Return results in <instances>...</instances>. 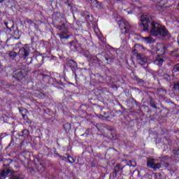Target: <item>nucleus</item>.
I'll return each instance as SVG.
<instances>
[{
    "instance_id": "obj_1",
    "label": "nucleus",
    "mask_w": 179,
    "mask_h": 179,
    "mask_svg": "<svg viewBox=\"0 0 179 179\" xmlns=\"http://www.w3.org/2000/svg\"><path fill=\"white\" fill-rule=\"evenodd\" d=\"M150 31L152 36H155V37H167L169 36V31L166 27L155 22L151 23Z\"/></svg>"
},
{
    "instance_id": "obj_2",
    "label": "nucleus",
    "mask_w": 179,
    "mask_h": 179,
    "mask_svg": "<svg viewBox=\"0 0 179 179\" xmlns=\"http://www.w3.org/2000/svg\"><path fill=\"white\" fill-rule=\"evenodd\" d=\"M140 27L143 31L149 30V22H150V15H143L141 16Z\"/></svg>"
},
{
    "instance_id": "obj_3",
    "label": "nucleus",
    "mask_w": 179,
    "mask_h": 179,
    "mask_svg": "<svg viewBox=\"0 0 179 179\" xmlns=\"http://www.w3.org/2000/svg\"><path fill=\"white\" fill-rule=\"evenodd\" d=\"M27 76V71L24 69H20L15 71L13 74V78L18 80L19 82H22L26 80V77Z\"/></svg>"
},
{
    "instance_id": "obj_4",
    "label": "nucleus",
    "mask_w": 179,
    "mask_h": 179,
    "mask_svg": "<svg viewBox=\"0 0 179 179\" xmlns=\"http://www.w3.org/2000/svg\"><path fill=\"white\" fill-rule=\"evenodd\" d=\"M118 24L122 30V33L124 34L129 33V30H131V25H129L128 22L119 21Z\"/></svg>"
},
{
    "instance_id": "obj_5",
    "label": "nucleus",
    "mask_w": 179,
    "mask_h": 179,
    "mask_svg": "<svg viewBox=\"0 0 179 179\" xmlns=\"http://www.w3.org/2000/svg\"><path fill=\"white\" fill-rule=\"evenodd\" d=\"M155 159H148L147 162L148 167H150V169H153V170H157V169H160L162 167L161 163H155Z\"/></svg>"
},
{
    "instance_id": "obj_6",
    "label": "nucleus",
    "mask_w": 179,
    "mask_h": 179,
    "mask_svg": "<svg viewBox=\"0 0 179 179\" xmlns=\"http://www.w3.org/2000/svg\"><path fill=\"white\" fill-rule=\"evenodd\" d=\"M137 61L140 65H145L149 61V57L145 56L144 55L138 54Z\"/></svg>"
},
{
    "instance_id": "obj_7",
    "label": "nucleus",
    "mask_w": 179,
    "mask_h": 179,
    "mask_svg": "<svg viewBox=\"0 0 179 179\" xmlns=\"http://www.w3.org/2000/svg\"><path fill=\"white\" fill-rule=\"evenodd\" d=\"M157 52L159 54H161V55H163V54H166V50L167 48H166V45L163 44H159L157 45Z\"/></svg>"
},
{
    "instance_id": "obj_8",
    "label": "nucleus",
    "mask_w": 179,
    "mask_h": 179,
    "mask_svg": "<svg viewBox=\"0 0 179 179\" xmlns=\"http://www.w3.org/2000/svg\"><path fill=\"white\" fill-rule=\"evenodd\" d=\"M10 173V169H4L0 173V179H6L8 174Z\"/></svg>"
},
{
    "instance_id": "obj_9",
    "label": "nucleus",
    "mask_w": 179,
    "mask_h": 179,
    "mask_svg": "<svg viewBox=\"0 0 179 179\" xmlns=\"http://www.w3.org/2000/svg\"><path fill=\"white\" fill-rule=\"evenodd\" d=\"M163 62H164V59L162 57H158L154 61V64L155 65H158V66H162V65H163Z\"/></svg>"
},
{
    "instance_id": "obj_10",
    "label": "nucleus",
    "mask_w": 179,
    "mask_h": 179,
    "mask_svg": "<svg viewBox=\"0 0 179 179\" xmlns=\"http://www.w3.org/2000/svg\"><path fill=\"white\" fill-rule=\"evenodd\" d=\"M19 55H22V57H23V58L26 59V57L28 55L27 50H26V49H21L19 52Z\"/></svg>"
},
{
    "instance_id": "obj_11",
    "label": "nucleus",
    "mask_w": 179,
    "mask_h": 179,
    "mask_svg": "<svg viewBox=\"0 0 179 179\" xmlns=\"http://www.w3.org/2000/svg\"><path fill=\"white\" fill-rule=\"evenodd\" d=\"M38 171L39 173H43L45 170V167L42 164H39L37 166Z\"/></svg>"
},
{
    "instance_id": "obj_12",
    "label": "nucleus",
    "mask_w": 179,
    "mask_h": 179,
    "mask_svg": "<svg viewBox=\"0 0 179 179\" xmlns=\"http://www.w3.org/2000/svg\"><path fill=\"white\" fill-rule=\"evenodd\" d=\"M59 36L60 37V38H69V36L68 35V34L64 31L59 34Z\"/></svg>"
},
{
    "instance_id": "obj_13",
    "label": "nucleus",
    "mask_w": 179,
    "mask_h": 179,
    "mask_svg": "<svg viewBox=\"0 0 179 179\" xmlns=\"http://www.w3.org/2000/svg\"><path fill=\"white\" fill-rule=\"evenodd\" d=\"M21 133H22L21 136H29V135L30 134V132L27 129L22 130Z\"/></svg>"
},
{
    "instance_id": "obj_14",
    "label": "nucleus",
    "mask_w": 179,
    "mask_h": 179,
    "mask_svg": "<svg viewBox=\"0 0 179 179\" xmlns=\"http://www.w3.org/2000/svg\"><path fill=\"white\" fill-rule=\"evenodd\" d=\"M150 104L152 108H157V106H156V103H155V99L152 98H150Z\"/></svg>"
},
{
    "instance_id": "obj_15",
    "label": "nucleus",
    "mask_w": 179,
    "mask_h": 179,
    "mask_svg": "<svg viewBox=\"0 0 179 179\" xmlns=\"http://www.w3.org/2000/svg\"><path fill=\"white\" fill-rule=\"evenodd\" d=\"M143 40H145V41L147 43H152L153 42V38H152L151 36H148V37H143Z\"/></svg>"
},
{
    "instance_id": "obj_16",
    "label": "nucleus",
    "mask_w": 179,
    "mask_h": 179,
    "mask_svg": "<svg viewBox=\"0 0 179 179\" xmlns=\"http://www.w3.org/2000/svg\"><path fill=\"white\" fill-rule=\"evenodd\" d=\"M66 156H67V159H68L69 163L72 164L75 162V159L73 158H72V157H71V155L66 154Z\"/></svg>"
},
{
    "instance_id": "obj_17",
    "label": "nucleus",
    "mask_w": 179,
    "mask_h": 179,
    "mask_svg": "<svg viewBox=\"0 0 179 179\" xmlns=\"http://www.w3.org/2000/svg\"><path fill=\"white\" fill-rule=\"evenodd\" d=\"M9 55L11 58H15L17 55V54L16 53V52H10L9 53Z\"/></svg>"
},
{
    "instance_id": "obj_18",
    "label": "nucleus",
    "mask_w": 179,
    "mask_h": 179,
    "mask_svg": "<svg viewBox=\"0 0 179 179\" xmlns=\"http://www.w3.org/2000/svg\"><path fill=\"white\" fill-rule=\"evenodd\" d=\"M64 128L66 129V131H69V129H71V124L67 123L64 125Z\"/></svg>"
},
{
    "instance_id": "obj_19",
    "label": "nucleus",
    "mask_w": 179,
    "mask_h": 179,
    "mask_svg": "<svg viewBox=\"0 0 179 179\" xmlns=\"http://www.w3.org/2000/svg\"><path fill=\"white\" fill-rule=\"evenodd\" d=\"M174 72H179V64H176L173 67Z\"/></svg>"
},
{
    "instance_id": "obj_20",
    "label": "nucleus",
    "mask_w": 179,
    "mask_h": 179,
    "mask_svg": "<svg viewBox=\"0 0 179 179\" xmlns=\"http://www.w3.org/2000/svg\"><path fill=\"white\" fill-rule=\"evenodd\" d=\"M69 64H71V65H73V66H77L78 64H76V62L73 60H69Z\"/></svg>"
},
{
    "instance_id": "obj_21",
    "label": "nucleus",
    "mask_w": 179,
    "mask_h": 179,
    "mask_svg": "<svg viewBox=\"0 0 179 179\" xmlns=\"http://www.w3.org/2000/svg\"><path fill=\"white\" fill-rule=\"evenodd\" d=\"M161 166H164V167H169V164L167 162H161Z\"/></svg>"
},
{
    "instance_id": "obj_22",
    "label": "nucleus",
    "mask_w": 179,
    "mask_h": 179,
    "mask_svg": "<svg viewBox=\"0 0 179 179\" xmlns=\"http://www.w3.org/2000/svg\"><path fill=\"white\" fill-rule=\"evenodd\" d=\"M173 153L175 156H179V150L178 149L173 150Z\"/></svg>"
},
{
    "instance_id": "obj_23",
    "label": "nucleus",
    "mask_w": 179,
    "mask_h": 179,
    "mask_svg": "<svg viewBox=\"0 0 179 179\" xmlns=\"http://www.w3.org/2000/svg\"><path fill=\"white\" fill-rule=\"evenodd\" d=\"M175 90H179V83L175 84L173 86Z\"/></svg>"
},
{
    "instance_id": "obj_24",
    "label": "nucleus",
    "mask_w": 179,
    "mask_h": 179,
    "mask_svg": "<svg viewBox=\"0 0 179 179\" xmlns=\"http://www.w3.org/2000/svg\"><path fill=\"white\" fill-rule=\"evenodd\" d=\"M63 3L68 4V6H71V4H69V0H62Z\"/></svg>"
},
{
    "instance_id": "obj_25",
    "label": "nucleus",
    "mask_w": 179,
    "mask_h": 179,
    "mask_svg": "<svg viewBox=\"0 0 179 179\" xmlns=\"http://www.w3.org/2000/svg\"><path fill=\"white\" fill-rule=\"evenodd\" d=\"M91 4H92V5H97V1H96V0H91Z\"/></svg>"
},
{
    "instance_id": "obj_26",
    "label": "nucleus",
    "mask_w": 179,
    "mask_h": 179,
    "mask_svg": "<svg viewBox=\"0 0 179 179\" xmlns=\"http://www.w3.org/2000/svg\"><path fill=\"white\" fill-rule=\"evenodd\" d=\"M27 23H29L30 24H33V20H31L30 19H27Z\"/></svg>"
},
{
    "instance_id": "obj_27",
    "label": "nucleus",
    "mask_w": 179,
    "mask_h": 179,
    "mask_svg": "<svg viewBox=\"0 0 179 179\" xmlns=\"http://www.w3.org/2000/svg\"><path fill=\"white\" fill-rule=\"evenodd\" d=\"M128 165L130 166V167L132 166H135V165L132 164V161H131V160L129 161Z\"/></svg>"
},
{
    "instance_id": "obj_28",
    "label": "nucleus",
    "mask_w": 179,
    "mask_h": 179,
    "mask_svg": "<svg viewBox=\"0 0 179 179\" xmlns=\"http://www.w3.org/2000/svg\"><path fill=\"white\" fill-rule=\"evenodd\" d=\"M10 179H20L17 176H13L10 178Z\"/></svg>"
},
{
    "instance_id": "obj_29",
    "label": "nucleus",
    "mask_w": 179,
    "mask_h": 179,
    "mask_svg": "<svg viewBox=\"0 0 179 179\" xmlns=\"http://www.w3.org/2000/svg\"><path fill=\"white\" fill-rule=\"evenodd\" d=\"M65 159H66V157H62V160H65Z\"/></svg>"
},
{
    "instance_id": "obj_30",
    "label": "nucleus",
    "mask_w": 179,
    "mask_h": 179,
    "mask_svg": "<svg viewBox=\"0 0 179 179\" xmlns=\"http://www.w3.org/2000/svg\"><path fill=\"white\" fill-rule=\"evenodd\" d=\"M109 138H110V139H113V138H114V136H109Z\"/></svg>"
},
{
    "instance_id": "obj_31",
    "label": "nucleus",
    "mask_w": 179,
    "mask_h": 179,
    "mask_svg": "<svg viewBox=\"0 0 179 179\" xmlns=\"http://www.w3.org/2000/svg\"><path fill=\"white\" fill-rule=\"evenodd\" d=\"M4 24L8 27V22H5Z\"/></svg>"
},
{
    "instance_id": "obj_32",
    "label": "nucleus",
    "mask_w": 179,
    "mask_h": 179,
    "mask_svg": "<svg viewBox=\"0 0 179 179\" xmlns=\"http://www.w3.org/2000/svg\"><path fill=\"white\" fill-rule=\"evenodd\" d=\"M3 1H5V0H0V3H2V2H3Z\"/></svg>"
},
{
    "instance_id": "obj_33",
    "label": "nucleus",
    "mask_w": 179,
    "mask_h": 179,
    "mask_svg": "<svg viewBox=\"0 0 179 179\" xmlns=\"http://www.w3.org/2000/svg\"><path fill=\"white\" fill-rule=\"evenodd\" d=\"M72 44H73V42H70V45L72 46Z\"/></svg>"
},
{
    "instance_id": "obj_34",
    "label": "nucleus",
    "mask_w": 179,
    "mask_h": 179,
    "mask_svg": "<svg viewBox=\"0 0 179 179\" xmlns=\"http://www.w3.org/2000/svg\"><path fill=\"white\" fill-rule=\"evenodd\" d=\"M116 167H117V169H120V166H117Z\"/></svg>"
},
{
    "instance_id": "obj_35",
    "label": "nucleus",
    "mask_w": 179,
    "mask_h": 179,
    "mask_svg": "<svg viewBox=\"0 0 179 179\" xmlns=\"http://www.w3.org/2000/svg\"><path fill=\"white\" fill-rule=\"evenodd\" d=\"M106 61H108V59L107 57L106 58Z\"/></svg>"
},
{
    "instance_id": "obj_36",
    "label": "nucleus",
    "mask_w": 179,
    "mask_h": 179,
    "mask_svg": "<svg viewBox=\"0 0 179 179\" xmlns=\"http://www.w3.org/2000/svg\"><path fill=\"white\" fill-rule=\"evenodd\" d=\"M22 117H24V115H22Z\"/></svg>"
},
{
    "instance_id": "obj_37",
    "label": "nucleus",
    "mask_w": 179,
    "mask_h": 179,
    "mask_svg": "<svg viewBox=\"0 0 179 179\" xmlns=\"http://www.w3.org/2000/svg\"><path fill=\"white\" fill-rule=\"evenodd\" d=\"M117 1H120V0H117Z\"/></svg>"
}]
</instances>
